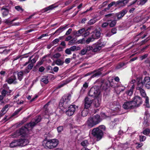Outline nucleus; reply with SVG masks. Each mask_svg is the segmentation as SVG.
<instances>
[{
    "label": "nucleus",
    "instance_id": "nucleus-1",
    "mask_svg": "<svg viewBox=\"0 0 150 150\" xmlns=\"http://www.w3.org/2000/svg\"><path fill=\"white\" fill-rule=\"evenodd\" d=\"M137 87L136 89L140 93L142 96L145 98L146 106L147 108H149V98L146 96L145 91L143 88L144 85L147 88L150 89V78L148 76L145 77L143 81L141 78H139L137 79Z\"/></svg>",
    "mask_w": 150,
    "mask_h": 150
},
{
    "label": "nucleus",
    "instance_id": "nucleus-2",
    "mask_svg": "<svg viewBox=\"0 0 150 150\" xmlns=\"http://www.w3.org/2000/svg\"><path fill=\"white\" fill-rule=\"evenodd\" d=\"M100 121V116L97 115L89 118L87 121V124L88 127L90 128L98 124Z\"/></svg>",
    "mask_w": 150,
    "mask_h": 150
},
{
    "label": "nucleus",
    "instance_id": "nucleus-3",
    "mask_svg": "<svg viewBox=\"0 0 150 150\" xmlns=\"http://www.w3.org/2000/svg\"><path fill=\"white\" fill-rule=\"evenodd\" d=\"M71 96L70 94H67L63 96L62 98V100L61 99L59 103V106L63 107L66 108L68 107L71 103L70 100Z\"/></svg>",
    "mask_w": 150,
    "mask_h": 150
},
{
    "label": "nucleus",
    "instance_id": "nucleus-4",
    "mask_svg": "<svg viewBox=\"0 0 150 150\" xmlns=\"http://www.w3.org/2000/svg\"><path fill=\"white\" fill-rule=\"evenodd\" d=\"M59 143L58 141L56 139L45 140L43 144L49 149H52L56 147Z\"/></svg>",
    "mask_w": 150,
    "mask_h": 150
},
{
    "label": "nucleus",
    "instance_id": "nucleus-5",
    "mask_svg": "<svg viewBox=\"0 0 150 150\" xmlns=\"http://www.w3.org/2000/svg\"><path fill=\"white\" fill-rule=\"evenodd\" d=\"M29 132V131L25 125L19 130L11 134V137H16L22 135L24 136L26 134H28Z\"/></svg>",
    "mask_w": 150,
    "mask_h": 150
},
{
    "label": "nucleus",
    "instance_id": "nucleus-6",
    "mask_svg": "<svg viewBox=\"0 0 150 150\" xmlns=\"http://www.w3.org/2000/svg\"><path fill=\"white\" fill-rule=\"evenodd\" d=\"M88 95L92 97H98L101 96L98 86H94L91 88L88 92Z\"/></svg>",
    "mask_w": 150,
    "mask_h": 150
},
{
    "label": "nucleus",
    "instance_id": "nucleus-7",
    "mask_svg": "<svg viewBox=\"0 0 150 150\" xmlns=\"http://www.w3.org/2000/svg\"><path fill=\"white\" fill-rule=\"evenodd\" d=\"M129 0H119L117 1H113L108 5V10L110 7L115 5V7H122L125 6L128 2Z\"/></svg>",
    "mask_w": 150,
    "mask_h": 150
},
{
    "label": "nucleus",
    "instance_id": "nucleus-8",
    "mask_svg": "<svg viewBox=\"0 0 150 150\" xmlns=\"http://www.w3.org/2000/svg\"><path fill=\"white\" fill-rule=\"evenodd\" d=\"M41 117L40 116L36 117L34 120H32L29 123L25 125L26 127L30 131L37 124L41 121Z\"/></svg>",
    "mask_w": 150,
    "mask_h": 150
},
{
    "label": "nucleus",
    "instance_id": "nucleus-9",
    "mask_svg": "<svg viewBox=\"0 0 150 150\" xmlns=\"http://www.w3.org/2000/svg\"><path fill=\"white\" fill-rule=\"evenodd\" d=\"M91 134L97 138V140H99L102 138L103 132L102 130L99 129L98 128L93 129L91 132Z\"/></svg>",
    "mask_w": 150,
    "mask_h": 150
},
{
    "label": "nucleus",
    "instance_id": "nucleus-10",
    "mask_svg": "<svg viewBox=\"0 0 150 150\" xmlns=\"http://www.w3.org/2000/svg\"><path fill=\"white\" fill-rule=\"evenodd\" d=\"M105 44L106 43L105 42H101L100 39L99 41L93 45V52H95L99 51L102 47L105 46Z\"/></svg>",
    "mask_w": 150,
    "mask_h": 150
},
{
    "label": "nucleus",
    "instance_id": "nucleus-11",
    "mask_svg": "<svg viewBox=\"0 0 150 150\" xmlns=\"http://www.w3.org/2000/svg\"><path fill=\"white\" fill-rule=\"evenodd\" d=\"M78 108V106L74 105H70L68 108V110L66 111L67 115L69 116L72 115Z\"/></svg>",
    "mask_w": 150,
    "mask_h": 150
},
{
    "label": "nucleus",
    "instance_id": "nucleus-12",
    "mask_svg": "<svg viewBox=\"0 0 150 150\" xmlns=\"http://www.w3.org/2000/svg\"><path fill=\"white\" fill-rule=\"evenodd\" d=\"M101 84L100 86V87L103 89L105 90L109 87V85L113 88H115L116 86L114 84L112 85V82H110L109 81H107L104 82V81H101Z\"/></svg>",
    "mask_w": 150,
    "mask_h": 150
},
{
    "label": "nucleus",
    "instance_id": "nucleus-13",
    "mask_svg": "<svg viewBox=\"0 0 150 150\" xmlns=\"http://www.w3.org/2000/svg\"><path fill=\"white\" fill-rule=\"evenodd\" d=\"M109 105L111 110L113 112H117L120 110V106L119 105L117 104L116 102L114 101L110 103Z\"/></svg>",
    "mask_w": 150,
    "mask_h": 150
},
{
    "label": "nucleus",
    "instance_id": "nucleus-14",
    "mask_svg": "<svg viewBox=\"0 0 150 150\" xmlns=\"http://www.w3.org/2000/svg\"><path fill=\"white\" fill-rule=\"evenodd\" d=\"M131 101L134 107L138 106L142 103V102L141 98L138 96H135L133 98V100Z\"/></svg>",
    "mask_w": 150,
    "mask_h": 150
},
{
    "label": "nucleus",
    "instance_id": "nucleus-15",
    "mask_svg": "<svg viewBox=\"0 0 150 150\" xmlns=\"http://www.w3.org/2000/svg\"><path fill=\"white\" fill-rule=\"evenodd\" d=\"M92 100L91 98L86 97L84 100V107L87 109L90 107L92 103Z\"/></svg>",
    "mask_w": 150,
    "mask_h": 150
},
{
    "label": "nucleus",
    "instance_id": "nucleus-16",
    "mask_svg": "<svg viewBox=\"0 0 150 150\" xmlns=\"http://www.w3.org/2000/svg\"><path fill=\"white\" fill-rule=\"evenodd\" d=\"M1 11L2 16L3 17L7 16L9 13V10L7 6H3L1 7Z\"/></svg>",
    "mask_w": 150,
    "mask_h": 150
},
{
    "label": "nucleus",
    "instance_id": "nucleus-17",
    "mask_svg": "<svg viewBox=\"0 0 150 150\" xmlns=\"http://www.w3.org/2000/svg\"><path fill=\"white\" fill-rule=\"evenodd\" d=\"M127 12V11L126 9H123L115 14V16L117 17V20H119Z\"/></svg>",
    "mask_w": 150,
    "mask_h": 150
},
{
    "label": "nucleus",
    "instance_id": "nucleus-18",
    "mask_svg": "<svg viewBox=\"0 0 150 150\" xmlns=\"http://www.w3.org/2000/svg\"><path fill=\"white\" fill-rule=\"evenodd\" d=\"M122 107L125 109H128L134 107L132 101H127L125 102L123 105Z\"/></svg>",
    "mask_w": 150,
    "mask_h": 150
},
{
    "label": "nucleus",
    "instance_id": "nucleus-19",
    "mask_svg": "<svg viewBox=\"0 0 150 150\" xmlns=\"http://www.w3.org/2000/svg\"><path fill=\"white\" fill-rule=\"evenodd\" d=\"M18 140L19 146H25L29 143V141L26 139H20Z\"/></svg>",
    "mask_w": 150,
    "mask_h": 150
},
{
    "label": "nucleus",
    "instance_id": "nucleus-20",
    "mask_svg": "<svg viewBox=\"0 0 150 150\" xmlns=\"http://www.w3.org/2000/svg\"><path fill=\"white\" fill-rule=\"evenodd\" d=\"M16 80V79L15 76L13 75L7 79L6 80V81L9 84L12 83L16 84L17 83Z\"/></svg>",
    "mask_w": 150,
    "mask_h": 150
},
{
    "label": "nucleus",
    "instance_id": "nucleus-21",
    "mask_svg": "<svg viewBox=\"0 0 150 150\" xmlns=\"http://www.w3.org/2000/svg\"><path fill=\"white\" fill-rule=\"evenodd\" d=\"M101 34L100 30L96 29L93 32L92 37L95 39H98L100 38Z\"/></svg>",
    "mask_w": 150,
    "mask_h": 150
},
{
    "label": "nucleus",
    "instance_id": "nucleus-22",
    "mask_svg": "<svg viewBox=\"0 0 150 150\" xmlns=\"http://www.w3.org/2000/svg\"><path fill=\"white\" fill-rule=\"evenodd\" d=\"M101 100V96L97 97L94 100L93 103L95 107L98 108L100 106Z\"/></svg>",
    "mask_w": 150,
    "mask_h": 150
},
{
    "label": "nucleus",
    "instance_id": "nucleus-23",
    "mask_svg": "<svg viewBox=\"0 0 150 150\" xmlns=\"http://www.w3.org/2000/svg\"><path fill=\"white\" fill-rule=\"evenodd\" d=\"M148 112L146 111L145 112V116L144 117V121L143 122V125L145 127H147L149 125V120L148 119Z\"/></svg>",
    "mask_w": 150,
    "mask_h": 150
},
{
    "label": "nucleus",
    "instance_id": "nucleus-24",
    "mask_svg": "<svg viewBox=\"0 0 150 150\" xmlns=\"http://www.w3.org/2000/svg\"><path fill=\"white\" fill-rule=\"evenodd\" d=\"M119 123V120L117 118L115 119L113 121H112L110 124V128L111 129H113L116 125Z\"/></svg>",
    "mask_w": 150,
    "mask_h": 150
},
{
    "label": "nucleus",
    "instance_id": "nucleus-25",
    "mask_svg": "<svg viewBox=\"0 0 150 150\" xmlns=\"http://www.w3.org/2000/svg\"><path fill=\"white\" fill-rule=\"evenodd\" d=\"M10 104L6 105L1 109L0 112V117H2L5 114L8 109V107L10 106Z\"/></svg>",
    "mask_w": 150,
    "mask_h": 150
},
{
    "label": "nucleus",
    "instance_id": "nucleus-26",
    "mask_svg": "<svg viewBox=\"0 0 150 150\" xmlns=\"http://www.w3.org/2000/svg\"><path fill=\"white\" fill-rule=\"evenodd\" d=\"M85 31V29L84 28H81L78 31H74V33L76 36L79 37L82 35L83 33Z\"/></svg>",
    "mask_w": 150,
    "mask_h": 150
},
{
    "label": "nucleus",
    "instance_id": "nucleus-27",
    "mask_svg": "<svg viewBox=\"0 0 150 150\" xmlns=\"http://www.w3.org/2000/svg\"><path fill=\"white\" fill-rule=\"evenodd\" d=\"M67 25L60 27L56 31V33H57V35H59L60 33L65 30L67 28Z\"/></svg>",
    "mask_w": 150,
    "mask_h": 150
},
{
    "label": "nucleus",
    "instance_id": "nucleus-28",
    "mask_svg": "<svg viewBox=\"0 0 150 150\" xmlns=\"http://www.w3.org/2000/svg\"><path fill=\"white\" fill-rule=\"evenodd\" d=\"M11 92V90H7L5 89H3L1 92V94L4 97L10 95Z\"/></svg>",
    "mask_w": 150,
    "mask_h": 150
},
{
    "label": "nucleus",
    "instance_id": "nucleus-29",
    "mask_svg": "<svg viewBox=\"0 0 150 150\" xmlns=\"http://www.w3.org/2000/svg\"><path fill=\"white\" fill-rule=\"evenodd\" d=\"M18 145V140H15L12 141L10 144L9 146L11 148H13L19 146Z\"/></svg>",
    "mask_w": 150,
    "mask_h": 150
},
{
    "label": "nucleus",
    "instance_id": "nucleus-30",
    "mask_svg": "<svg viewBox=\"0 0 150 150\" xmlns=\"http://www.w3.org/2000/svg\"><path fill=\"white\" fill-rule=\"evenodd\" d=\"M72 79H71L70 78H69L67 79L63 83H62L58 86V88H60L62 87H63L64 85L68 84V83L70 82L72 80Z\"/></svg>",
    "mask_w": 150,
    "mask_h": 150
},
{
    "label": "nucleus",
    "instance_id": "nucleus-31",
    "mask_svg": "<svg viewBox=\"0 0 150 150\" xmlns=\"http://www.w3.org/2000/svg\"><path fill=\"white\" fill-rule=\"evenodd\" d=\"M135 88V85L134 84L131 86V87L126 92V93L129 96H131L132 95L133 90Z\"/></svg>",
    "mask_w": 150,
    "mask_h": 150
},
{
    "label": "nucleus",
    "instance_id": "nucleus-32",
    "mask_svg": "<svg viewBox=\"0 0 150 150\" xmlns=\"http://www.w3.org/2000/svg\"><path fill=\"white\" fill-rule=\"evenodd\" d=\"M47 56L50 57L52 59H53L54 58H59L61 56V54L59 53H56L52 56H50V54L47 55L46 56ZM45 57H46V56H45Z\"/></svg>",
    "mask_w": 150,
    "mask_h": 150
},
{
    "label": "nucleus",
    "instance_id": "nucleus-33",
    "mask_svg": "<svg viewBox=\"0 0 150 150\" xmlns=\"http://www.w3.org/2000/svg\"><path fill=\"white\" fill-rule=\"evenodd\" d=\"M125 88V87L122 86H117V93L120 94L121 92L124 91Z\"/></svg>",
    "mask_w": 150,
    "mask_h": 150
},
{
    "label": "nucleus",
    "instance_id": "nucleus-34",
    "mask_svg": "<svg viewBox=\"0 0 150 150\" xmlns=\"http://www.w3.org/2000/svg\"><path fill=\"white\" fill-rule=\"evenodd\" d=\"M64 63V61L60 59H58L55 61V64L58 66H62Z\"/></svg>",
    "mask_w": 150,
    "mask_h": 150
},
{
    "label": "nucleus",
    "instance_id": "nucleus-35",
    "mask_svg": "<svg viewBox=\"0 0 150 150\" xmlns=\"http://www.w3.org/2000/svg\"><path fill=\"white\" fill-rule=\"evenodd\" d=\"M23 71H20L18 72L17 74L18 79L21 81L23 78Z\"/></svg>",
    "mask_w": 150,
    "mask_h": 150
},
{
    "label": "nucleus",
    "instance_id": "nucleus-36",
    "mask_svg": "<svg viewBox=\"0 0 150 150\" xmlns=\"http://www.w3.org/2000/svg\"><path fill=\"white\" fill-rule=\"evenodd\" d=\"M70 50L72 51H77L80 49V47L78 46H76L75 45L71 46L70 48Z\"/></svg>",
    "mask_w": 150,
    "mask_h": 150
},
{
    "label": "nucleus",
    "instance_id": "nucleus-37",
    "mask_svg": "<svg viewBox=\"0 0 150 150\" xmlns=\"http://www.w3.org/2000/svg\"><path fill=\"white\" fill-rule=\"evenodd\" d=\"M55 7H54V5H52L49 6L48 7L45 8V9H44V11L47 12V11L53 9Z\"/></svg>",
    "mask_w": 150,
    "mask_h": 150
},
{
    "label": "nucleus",
    "instance_id": "nucleus-38",
    "mask_svg": "<svg viewBox=\"0 0 150 150\" xmlns=\"http://www.w3.org/2000/svg\"><path fill=\"white\" fill-rule=\"evenodd\" d=\"M89 144L88 140H86L83 141L81 143V145L84 147L87 146Z\"/></svg>",
    "mask_w": 150,
    "mask_h": 150
},
{
    "label": "nucleus",
    "instance_id": "nucleus-39",
    "mask_svg": "<svg viewBox=\"0 0 150 150\" xmlns=\"http://www.w3.org/2000/svg\"><path fill=\"white\" fill-rule=\"evenodd\" d=\"M120 146L122 148V150H125L128 147L127 143H125L124 144H121L120 145Z\"/></svg>",
    "mask_w": 150,
    "mask_h": 150
},
{
    "label": "nucleus",
    "instance_id": "nucleus-40",
    "mask_svg": "<svg viewBox=\"0 0 150 150\" xmlns=\"http://www.w3.org/2000/svg\"><path fill=\"white\" fill-rule=\"evenodd\" d=\"M41 81L45 84H47L48 82V81L47 77L44 76L41 80Z\"/></svg>",
    "mask_w": 150,
    "mask_h": 150
},
{
    "label": "nucleus",
    "instance_id": "nucleus-41",
    "mask_svg": "<svg viewBox=\"0 0 150 150\" xmlns=\"http://www.w3.org/2000/svg\"><path fill=\"white\" fill-rule=\"evenodd\" d=\"M32 57H33V56H32L29 57V61L30 62H31V63L33 64H35V62L37 60V59L36 58V57H35L34 58L31 59Z\"/></svg>",
    "mask_w": 150,
    "mask_h": 150
},
{
    "label": "nucleus",
    "instance_id": "nucleus-42",
    "mask_svg": "<svg viewBox=\"0 0 150 150\" xmlns=\"http://www.w3.org/2000/svg\"><path fill=\"white\" fill-rule=\"evenodd\" d=\"M143 133L144 135L150 136V135H149L150 134V129H146L143 131Z\"/></svg>",
    "mask_w": 150,
    "mask_h": 150
},
{
    "label": "nucleus",
    "instance_id": "nucleus-43",
    "mask_svg": "<svg viewBox=\"0 0 150 150\" xmlns=\"http://www.w3.org/2000/svg\"><path fill=\"white\" fill-rule=\"evenodd\" d=\"M97 21L96 18H93L91 19L88 22V23L90 25H92L95 23Z\"/></svg>",
    "mask_w": 150,
    "mask_h": 150
},
{
    "label": "nucleus",
    "instance_id": "nucleus-44",
    "mask_svg": "<svg viewBox=\"0 0 150 150\" xmlns=\"http://www.w3.org/2000/svg\"><path fill=\"white\" fill-rule=\"evenodd\" d=\"M23 108V107H22L20 108H19L17 109V110H16L12 114V116H13L17 115L19 113V112Z\"/></svg>",
    "mask_w": 150,
    "mask_h": 150
},
{
    "label": "nucleus",
    "instance_id": "nucleus-45",
    "mask_svg": "<svg viewBox=\"0 0 150 150\" xmlns=\"http://www.w3.org/2000/svg\"><path fill=\"white\" fill-rule=\"evenodd\" d=\"M115 16V15L114 13H109L105 15V17L109 19L114 18Z\"/></svg>",
    "mask_w": 150,
    "mask_h": 150
},
{
    "label": "nucleus",
    "instance_id": "nucleus-46",
    "mask_svg": "<svg viewBox=\"0 0 150 150\" xmlns=\"http://www.w3.org/2000/svg\"><path fill=\"white\" fill-rule=\"evenodd\" d=\"M148 0H140L137 1V4L138 5H142L144 4Z\"/></svg>",
    "mask_w": 150,
    "mask_h": 150
},
{
    "label": "nucleus",
    "instance_id": "nucleus-47",
    "mask_svg": "<svg viewBox=\"0 0 150 150\" xmlns=\"http://www.w3.org/2000/svg\"><path fill=\"white\" fill-rule=\"evenodd\" d=\"M15 8L16 10L20 13L22 12L23 11V9L19 6H15Z\"/></svg>",
    "mask_w": 150,
    "mask_h": 150
},
{
    "label": "nucleus",
    "instance_id": "nucleus-48",
    "mask_svg": "<svg viewBox=\"0 0 150 150\" xmlns=\"http://www.w3.org/2000/svg\"><path fill=\"white\" fill-rule=\"evenodd\" d=\"M127 63H119L116 67L117 69H120L124 65H125Z\"/></svg>",
    "mask_w": 150,
    "mask_h": 150
},
{
    "label": "nucleus",
    "instance_id": "nucleus-49",
    "mask_svg": "<svg viewBox=\"0 0 150 150\" xmlns=\"http://www.w3.org/2000/svg\"><path fill=\"white\" fill-rule=\"evenodd\" d=\"M90 29V28H88L87 30H85V31L84 32H85L83 34L82 36L84 37H86L88 36L90 34V32L88 31V30Z\"/></svg>",
    "mask_w": 150,
    "mask_h": 150
},
{
    "label": "nucleus",
    "instance_id": "nucleus-50",
    "mask_svg": "<svg viewBox=\"0 0 150 150\" xmlns=\"http://www.w3.org/2000/svg\"><path fill=\"white\" fill-rule=\"evenodd\" d=\"M88 113V111L87 110H84L81 112V115L83 117L86 116Z\"/></svg>",
    "mask_w": 150,
    "mask_h": 150
},
{
    "label": "nucleus",
    "instance_id": "nucleus-51",
    "mask_svg": "<svg viewBox=\"0 0 150 150\" xmlns=\"http://www.w3.org/2000/svg\"><path fill=\"white\" fill-rule=\"evenodd\" d=\"M139 137L140 142H144L145 140L146 139V137L143 135H139Z\"/></svg>",
    "mask_w": 150,
    "mask_h": 150
},
{
    "label": "nucleus",
    "instance_id": "nucleus-52",
    "mask_svg": "<svg viewBox=\"0 0 150 150\" xmlns=\"http://www.w3.org/2000/svg\"><path fill=\"white\" fill-rule=\"evenodd\" d=\"M95 39L92 38H89L86 41V43L87 44L89 43L90 42L93 41Z\"/></svg>",
    "mask_w": 150,
    "mask_h": 150
},
{
    "label": "nucleus",
    "instance_id": "nucleus-53",
    "mask_svg": "<svg viewBox=\"0 0 150 150\" xmlns=\"http://www.w3.org/2000/svg\"><path fill=\"white\" fill-rule=\"evenodd\" d=\"M13 21H14V20L11 21L9 18H8L5 20L4 21L5 22V23L7 24H10Z\"/></svg>",
    "mask_w": 150,
    "mask_h": 150
},
{
    "label": "nucleus",
    "instance_id": "nucleus-54",
    "mask_svg": "<svg viewBox=\"0 0 150 150\" xmlns=\"http://www.w3.org/2000/svg\"><path fill=\"white\" fill-rule=\"evenodd\" d=\"M85 48L87 52L89 51L90 50H92V51L93 52V46H88L86 47Z\"/></svg>",
    "mask_w": 150,
    "mask_h": 150
},
{
    "label": "nucleus",
    "instance_id": "nucleus-55",
    "mask_svg": "<svg viewBox=\"0 0 150 150\" xmlns=\"http://www.w3.org/2000/svg\"><path fill=\"white\" fill-rule=\"evenodd\" d=\"M116 23V20H113L110 23L109 25L111 27H113L115 25Z\"/></svg>",
    "mask_w": 150,
    "mask_h": 150
},
{
    "label": "nucleus",
    "instance_id": "nucleus-56",
    "mask_svg": "<svg viewBox=\"0 0 150 150\" xmlns=\"http://www.w3.org/2000/svg\"><path fill=\"white\" fill-rule=\"evenodd\" d=\"M108 1H106L103 2L102 4L99 6V8L105 7L108 4Z\"/></svg>",
    "mask_w": 150,
    "mask_h": 150
},
{
    "label": "nucleus",
    "instance_id": "nucleus-57",
    "mask_svg": "<svg viewBox=\"0 0 150 150\" xmlns=\"http://www.w3.org/2000/svg\"><path fill=\"white\" fill-rule=\"evenodd\" d=\"M87 52L85 48H84L81 50L79 54L81 55H84L86 54Z\"/></svg>",
    "mask_w": 150,
    "mask_h": 150
},
{
    "label": "nucleus",
    "instance_id": "nucleus-58",
    "mask_svg": "<svg viewBox=\"0 0 150 150\" xmlns=\"http://www.w3.org/2000/svg\"><path fill=\"white\" fill-rule=\"evenodd\" d=\"M101 74V73L100 72H97L94 74L92 76V77L93 78L95 77L99 76V75H100Z\"/></svg>",
    "mask_w": 150,
    "mask_h": 150
},
{
    "label": "nucleus",
    "instance_id": "nucleus-59",
    "mask_svg": "<svg viewBox=\"0 0 150 150\" xmlns=\"http://www.w3.org/2000/svg\"><path fill=\"white\" fill-rule=\"evenodd\" d=\"M97 128H98L100 130H102L103 132V131L105 130V126L103 125L100 126Z\"/></svg>",
    "mask_w": 150,
    "mask_h": 150
},
{
    "label": "nucleus",
    "instance_id": "nucleus-60",
    "mask_svg": "<svg viewBox=\"0 0 150 150\" xmlns=\"http://www.w3.org/2000/svg\"><path fill=\"white\" fill-rule=\"evenodd\" d=\"M65 52L67 54H71V50L70 48L66 49L65 51Z\"/></svg>",
    "mask_w": 150,
    "mask_h": 150
},
{
    "label": "nucleus",
    "instance_id": "nucleus-61",
    "mask_svg": "<svg viewBox=\"0 0 150 150\" xmlns=\"http://www.w3.org/2000/svg\"><path fill=\"white\" fill-rule=\"evenodd\" d=\"M57 129L58 132H60L63 130V127L62 126H60L57 127Z\"/></svg>",
    "mask_w": 150,
    "mask_h": 150
},
{
    "label": "nucleus",
    "instance_id": "nucleus-62",
    "mask_svg": "<svg viewBox=\"0 0 150 150\" xmlns=\"http://www.w3.org/2000/svg\"><path fill=\"white\" fill-rule=\"evenodd\" d=\"M59 41V39L58 38L56 39H54L52 41L53 45H54L57 44L58 42Z\"/></svg>",
    "mask_w": 150,
    "mask_h": 150
},
{
    "label": "nucleus",
    "instance_id": "nucleus-63",
    "mask_svg": "<svg viewBox=\"0 0 150 150\" xmlns=\"http://www.w3.org/2000/svg\"><path fill=\"white\" fill-rule=\"evenodd\" d=\"M33 66H34L33 64L31 63L30 64H29L28 65L27 68L28 69L31 70V69H32V68L33 67Z\"/></svg>",
    "mask_w": 150,
    "mask_h": 150
},
{
    "label": "nucleus",
    "instance_id": "nucleus-64",
    "mask_svg": "<svg viewBox=\"0 0 150 150\" xmlns=\"http://www.w3.org/2000/svg\"><path fill=\"white\" fill-rule=\"evenodd\" d=\"M71 59H70V58H66L65 59V62L66 64H68L70 62Z\"/></svg>",
    "mask_w": 150,
    "mask_h": 150
}]
</instances>
